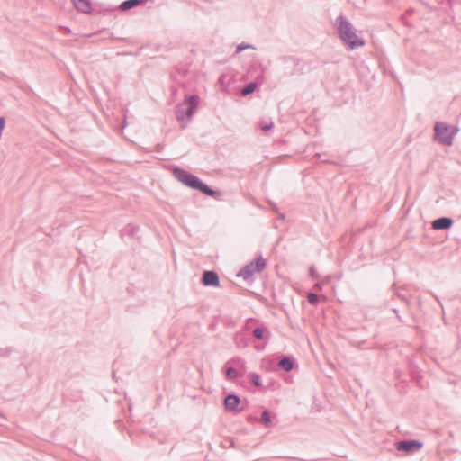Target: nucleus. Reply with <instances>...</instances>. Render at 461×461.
Returning <instances> with one entry per match:
<instances>
[{"instance_id": "nucleus-11", "label": "nucleus", "mask_w": 461, "mask_h": 461, "mask_svg": "<svg viewBox=\"0 0 461 461\" xmlns=\"http://www.w3.org/2000/svg\"><path fill=\"white\" fill-rule=\"evenodd\" d=\"M74 6L82 13H90L91 3L89 0H72Z\"/></svg>"}, {"instance_id": "nucleus-29", "label": "nucleus", "mask_w": 461, "mask_h": 461, "mask_svg": "<svg viewBox=\"0 0 461 461\" xmlns=\"http://www.w3.org/2000/svg\"><path fill=\"white\" fill-rule=\"evenodd\" d=\"M314 288H321L319 284H315Z\"/></svg>"}, {"instance_id": "nucleus-3", "label": "nucleus", "mask_w": 461, "mask_h": 461, "mask_svg": "<svg viewBox=\"0 0 461 461\" xmlns=\"http://www.w3.org/2000/svg\"><path fill=\"white\" fill-rule=\"evenodd\" d=\"M175 177L183 183L184 185L192 187L194 189L199 190L207 195H213L215 192L211 189L207 185L203 183L197 176L188 173L187 171L182 168H175L174 171Z\"/></svg>"}, {"instance_id": "nucleus-16", "label": "nucleus", "mask_w": 461, "mask_h": 461, "mask_svg": "<svg viewBox=\"0 0 461 461\" xmlns=\"http://www.w3.org/2000/svg\"><path fill=\"white\" fill-rule=\"evenodd\" d=\"M244 361L243 358L240 357H232L231 359H230L226 366H233L237 369V367L239 366H242V362Z\"/></svg>"}, {"instance_id": "nucleus-6", "label": "nucleus", "mask_w": 461, "mask_h": 461, "mask_svg": "<svg viewBox=\"0 0 461 461\" xmlns=\"http://www.w3.org/2000/svg\"><path fill=\"white\" fill-rule=\"evenodd\" d=\"M223 405L228 411L239 412L243 410L240 397L234 393H230L224 398Z\"/></svg>"}, {"instance_id": "nucleus-18", "label": "nucleus", "mask_w": 461, "mask_h": 461, "mask_svg": "<svg viewBox=\"0 0 461 461\" xmlns=\"http://www.w3.org/2000/svg\"><path fill=\"white\" fill-rule=\"evenodd\" d=\"M307 300L311 304L316 305L319 303L320 297L318 294L309 292L307 294Z\"/></svg>"}, {"instance_id": "nucleus-20", "label": "nucleus", "mask_w": 461, "mask_h": 461, "mask_svg": "<svg viewBox=\"0 0 461 461\" xmlns=\"http://www.w3.org/2000/svg\"><path fill=\"white\" fill-rule=\"evenodd\" d=\"M274 123L272 121H269V122H260V129L264 131H269L270 129H272Z\"/></svg>"}, {"instance_id": "nucleus-9", "label": "nucleus", "mask_w": 461, "mask_h": 461, "mask_svg": "<svg viewBox=\"0 0 461 461\" xmlns=\"http://www.w3.org/2000/svg\"><path fill=\"white\" fill-rule=\"evenodd\" d=\"M294 363L295 361L293 357L285 356L279 360L278 366L286 372H290L291 370H293Z\"/></svg>"}, {"instance_id": "nucleus-27", "label": "nucleus", "mask_w": 461, "mask_h": 461, "mask_svg": "<svg viewBox=\"0 0 461 461\" xmlns=\"http://www.w3.org/2000/svg\"><path fill=\"white\" fill-rule=\"evenodd\" d=\"M229 442L231 447H235L234 441L232 439H230Z\"/></svg>"}, {"instance_id": "nucleus-19", "label": "nucleus", "mask_w": 461, "mask_h": 461, "mask_svg": "<svg viewBox=\"0 0 461 461\" xmlns=\"http://www.w3.org/2000/svg\"><path fill=\"white\" fill-rule=\"evenodd\" d=\"M250 381H251L252 384L257 387L261 385V378H260L259 375H258L256 373H252L250 375Z\"/></svg>"}, {"instance_id": "nucleus-2", "label": "nucleus", "mask_w": 461, "mask_h": 461, "mask_svg": "<svg viewBox=\"0 0 461 461\" xmlns=\"http://www.w3.org/2000/svg\"><path fill=\"white\" fill-rule=\"evenodd\" d=\"M459 131L456 125H450L447 122H437L434 125V140L443 146L451 147L454 143L455 136Z\"/></svg>"}, {"instance_id": "nucleus-15", "label": "nucleus", "mask_w": 461, "mask_h": 461, "mask_svg": "<svg viewBox=\"0 0 461 461\" xmlns=\"http://www.w3.org/2000/svg\"><path fill=\"white\" fill-rule=\"evenodd\" d=\"M241 374L233 366H227L226 367V378L228 380L233 381L236 378H238Z\"/></svg>"}, {"instance_id": "nucleus-28", "label": "nucleus", "mask_w": 461, "mask_h": 461, "mask_svg": "<svg viewBox=\"0 0 461 461\" xmlns=\"http://www.w3.org/2000/svg\"><path fill=\"white\" fill-rule=\"evenodd\" d=\"M248 420H249V421H250V420H257V418H253V417L249 416V417H248Z\"/></svg>"}, {"instance_id": "nucleus-1", "label": "nucleus", "mask_w": 461, "mask_h": 461, "mask_svg": "<svg viewBox=\"0 0 461 461\" xmlns=\"http://www.w3.org/2000/svg\"><path fill=\"white\" fill-rule=\"evenodd\" d=\"M336 27L341 41L348 49L354 50L365 45V41L357 35L353 25L344 15L338 16Z\"/></svg>"}, {"instance_id": "nucleus-14", "label": "nucleus", "mask_w": 461, "mask_h": 461, "mask_svg": "<svg viewBox=\"0 0 461 461\" xmlns=\"http://www.w3.org/2000/svg\"><path fill=\"white\" fill-rule=\"evenodd\" d=\"M143 2L144 0H126L121 4L120 8L123 11L129 10Z\"/></svg>"}, {"instance_id": "nucleus-21", "label": "nucleus", "mask_w": 461, "mask_h": 461, "mask_svg": "<svg viewBox=\"0 0 461 461\" xmlns=\"http://www.w3.org/2000/svg\"><path fill=\"white\" fill-rule=\"evenodd\" d=\"M236 344L239 347H245L246 343L243 341L242 334L237 333L235 336Z\"/></svg>"}, {"instance_id": "nucleus-8", "label": "nucleus", "mask_w": 461, "mask_h": 461, "mask_svg": "<svg viewBox=\"0 0 461 461\" xmlns=\"http://www.w3.org/2000/svg\"><path fill=\"white\" fill-rule=\"evenodd\" d=\"M453 224V221L450 218H438L432 221V228L434 230H446L449 229Z\"/></svg>"}, {"instance_id": "nucleus-17", "label": "nucleus", "mask_w": 461, "mask_h": 461, "mask_svg": "<svg viewBox=\"0 0 461 461\" xmlns=\"http://www.w3.org/2000/svg\"><path fill=\"white\" fill-rule=\"evenodd\" d=\"M257 85L255 83H249L242 90V95H248L255 91Z\"/></svg>"}, {"instance_id": "nucleus-12", "label": "nucleus", "mask_w": 461, "mask_h": 461, "mask_svg": "<svg viewBox=\"0 0 461 461\" xmlns=\"http://www.w3.org/2000/svg\"><path fill=\"white\" fill-rule=\"evenodd\" d=\"M423 443L419 440H405V453L414 452L420 449Z\"/></svg>"}, {"instance_id": "nucleus-10", "label": "nucleus", "mask_w": 461, "mask_h": 461, "mask_svg": "<svg viewBox=\"0 0 461 461\" xmlns=\"http://www.w3.org/2000/svg\"><path fill=\"white\" fill-rule=\"evenodd\" d=\"M252 334L258 340L268 339L270 337L268 330L264 326L255 328Z\"/></svg>"}, {"instance_id": "nucleus-5", "label": "nucleus", "mask_w": 461, "mask_h": 461, "mask_svg": "<svg viewBox=\"0 0 461 461\" xmlns=\"http://www.w3.org/2000/svg\"><path fill=\"white\" fill-rule=\"evenodd\" d=\"M266 260L263 257L259 256L243 267L237 274V276L249 281L254 276V275L260 273L266 267Z\"/></svg>"}, {"instance_id": "nucleus-23", "label": "nucleus", "mask_w": 461, "mask_h": 461, "mask_svg": "<svg viewBox=\"0 0 461 461\" xmlns=\"http://www.w3.org/2000/svg\"><path fill=\"white\" fill-rule=\"evenodd\" d=\"M237 370L238 371L240 370V374H241V375L246 372V363H245V360L242 362V366H239L237 367Z\"/></svg>"}, {"instance_id": "nucleus-7", "label": "nucleus", "mask_w": 461, "mask_h": 461, "mask_svg": "<svg viewBox=\"0 0 461 461\" xmlns=\"http://www.w3.org/2000/svg\"><path fill=\"white\" fill-rule=\"evenodd\" d=\"M203 284L205 286L219 285V276L214 271H205L203 276Z\"/></svg>"}, {"instance_id": "nucleus-22", "label": "nucleus", "mask_w": 461, "mask_h": 461, "mask_svg": "<svg viewBox=\"0 0 461 461\" xmlns=\"http://www.w3.org/2000/svg\"><path fill=\"white\" fill-rule=\"evenodd\" d=\"M395 446L398 451H403V439L397 441Z\"/></svg>"}, {"instance_id": "nucleus-25", "label": "nucleus", "mask_w": 461, "mask_h": 461, "mask_svg": "<svg viewBox=\"0 0 461 461\" xmlns=\"http://www.w3.org/2000/svg\"><path fill=\"white\" fill-rule=\"evenodd\" d=\"M330 280H331V278H330V277H329V278H327L326 282H323V283L321 284V285H330Z\"/></svg>"}, {"instance_id": "nucleus-13", "label": "nucleus", "mask_w": 461, "mask_h": 461, "mask_svg": "<svg viewBox=\"0 0 461 461\" xmlns=\"http://www.w3.org/2000/svg\"><path fill=\"white\" fill-rule=\"evenodd\" d=\"M260 422L264 425L265 428H272L273 422L271 420V416L268 411L265 410L261 413Z\"/></svg>"}, {"instance_id": "nucleus-4", "label": "nucleus", "mask_w": 461, "mask_h": 461, "mask_svg": "<svg viewBox=\"0 0 461 461\" xmlns=\"http://www.w3.org/2000/svg\"><path fill=\"white\" fill-rule=\"evenodd\" d=\"M199 97L197 95H191L177 106L176 118L183 127H185L192 119L197 109Z\"/></svg>"}, {"instance_id": "nucleus-26", "label": "nucleus", "mask_w": 461, "mask_h": 461, "mask_svg": "<svg viewBox=\"0 0 461 461\" xmlns=\"http://www.w3.org/2000/svg\"><path fill=\"white\" fill-rule=\"evenodd\" d=\"M310 275H311L312 277H314V276H315V269H314L313 267H311V268H310Z\"/></svg>"}, {"instance_id": "nucleus-24", "label": "nucleus", "mask_w": 461, "mask_h": 461, "mask_svg": "<svg viewBox=\"0 0 461 461\" xmlns=\"http://www.w3.org/2000/svg\"><path fill=\"white\" fill-rule=\"evenodd\" d=\"M247 48H249V46H248V45L240 44V45H239V46L237 47V52H240L241 50H245V49H247Z\"/></svg>"}]
</instances>
